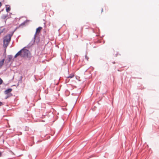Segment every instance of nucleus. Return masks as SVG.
<instances>
[{"label":"nucleus","mask_w":159,"mask_h":159,"mask_svg":"<svg viewBox=\"0 0 159 159\" xmlns=\"http://www.w3.org/2000/svg\"><path fill=\"white\" fill-rule=\"evenodd\" d=\"M29 52L28 50L23 48L18 52L15 55V58H16L18 56L20 55L21 56L24 57L28 56Z\"/></svg>","instance_id":"nucleus-1"},{"label":"nucleus","mask_w":159,"mask_h":159,"mask_svg":"<svg viewBox=\"0 0 159 159\" xmlns=\"http://www.w3.org/2000/svg\"><path fill=\"white\" fill-rule=\"evenodd\" d=\"M11 35L10 34H8L5 36L3 38V47L6 48L8 46L9 43H10Z\"/></svg>","instance_id":"nucleus-2"},{"label":"nucleus","mask_w":159,"mask_h":159,"mask_svg":"<svg viewBox=\"0 0 159 159\" xmlns=\"http://www.w3.org/2000/svg\"><path fill=\"white\" fill-rule=\"evenodd\" d=\"M12 90L11 89H9L5 91V93L6 94H7V96L5 98V99H7L9 97L12 96V94L11 93H10Z\"/></svg>","instance_id":"nucleus-3"},{"label":"nucleus","mask_w":159,"mask_h":159,"mask_svg":"<svg viewBox=\"0 0 159 159\" xmlns=\"http://www.w3.org/2000/svg\"><path fill=\"white\" fill-rule=\"evenodd\" d=\"M42 29V28L41 27H39L37 28L36 30V34L39 33Z\"/></svg>","instance_id":"nucleus-4"},{"label":"nucleus","mask_w":159,"mask_h":159,"mask_svg":"<svg viewBox=\"0 0 159 159\" xmlns=\"http://www.w3.org/2000/svg\"><path fill=\"white\" fill-rule=\"evenodd\" d=\"M4 61L5 59H3L0 61V69L2 67V66L3 65Z\"/></svg>","instance_id":"nucleus-5"},{"label":"nucleus","mask_w":159,"mask_h":159,"mask_svg":"<svg viewBox=\"0 0 159 159\" xmlns=\"http://www.w3.org/2000/svg\"><path fill=\"white\" fill-rule=\"evenodd\" d=\"M7 17V15L3 14L2 16V18L3 19H5Z\"/></svg>","instance_id":"nucleus-6"},{"label":"nucleus","mask_w":159,"mask_h":159,"mask_svg":"<svg viewBox=\"0 0 159 159\" xmlns=\"http://www.w3.org/2000/svg\"><path fill=\"white\" fill-rule=\"evenodd\" d=\"M74 76V74L72 73L70 74V75L67 77V78H72Z\"/></svg>","instance_id":"nucleus-7"},{"label":"nucleus","mask_w":159,"mask_h":159,"mask_svg":"<svg viewBox=\"0 0 159 159\" xmlns=\"http://www.w3.org/2000/svg\"><path fill=\"white\" fill-rule=\"evenodd\" d=\"M10 10H11V8L10 7H7L6 9V10L7 12H9L10 11Z\"/></svg>","instance_id":"nucleus-8"},{"label":"nucleus","mask_w":159,"mask_h":159,"mask_svg":"<svg viewBox=\"0 0 159 159\" xmlns=\"http://www.w3.org/2000/svg\"><path fill=\"white\" fill-rule=\"evenodd\" d=\"M12 59V57L11 56H9L8 57V61H10L11 59Z\"/></svg>","instance_id":"nucleus-9"},{"label":"nucleus","mask_w":159,"mask_h":159,"mask_svg":"<svg viewBox=\"0 0 159 159\" xmlns=\"http://www.w3.org/2000/svg\"><path fill=\"white\" fill-rule=\"evenodd\" d=\"M3 82V80L1 79L0 78V85Z\"/></svg>","instance_id":"nucleus-10"},{"label":"nucleus","mask_w":159,"mask_h":159,"mask_svg":"<svg viewBox=\"0 0 159 159\" xmlns=\"http://www.w3.org/2000/svg\"><path fill=\"white\" fill-rule=\"evenodd\" d=\"M3 104V103L2 102H0V106L2 105Z\"/></svg>","instance_id":"nucleus-11"},{"label":"nucleus","mask_w":159,"mask_h":159,"mask_svg":"<svg viewBox=\"0 0 159 159\" xmlns=\"http://www.w3.org/2000/svg\"><path fill=\"white\" fill-rule=\"evenodd\" d=\"M2 152L0 151V157L1 156Z\"/></svg>","instance_id":"nucleus-12"},{"label":"nucleus","mask_w":159,"mask_h":159,"mask_svg":"<svg viewBox=\"0 0 159 159\" xmlns=\"http://www.w3.org/2000/svg\"><path fill=\"white\" fill-rule=\"evenodd\" d=\"M103 12V9L102 8V9L101 10V13L102 12Z\"/></svg>","instance_id":"nucleus-13"},{"label":"nucleus","mask_w":159,"mask_h":159,"mask_svg":"<svg viewBox=\"0 0 159 159\" xmlns=\"http://www.w3.org/2000/svg\"><path fill=\"white\" fill-rule=\"evenodd\" d=\"M2 5L1 3L0 2V7H1Z\"/></svg>","instance_id":"nucleus-14"}]
</instances>
